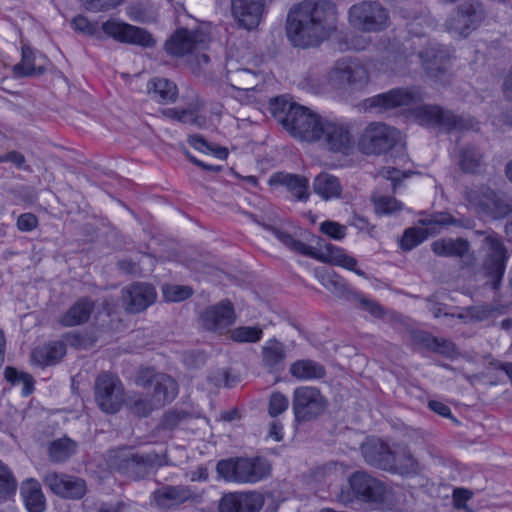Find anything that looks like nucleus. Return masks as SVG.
I'll use <instances>...</instances> for the list:
<instances>
[{"mask_svg":"<svg viewBox=\"0 0 512 512\" xmlns=\"http://www.w3.org/2000/svg\"><path fill=\"white\" fill-rule=\"evenodd\" d=\"M337 7L329 0H303L288 11L286 35L293 47L320 46L336 31Z\"/></svg>","mask_w":512,"mask_h":512,"instance_id":"nucleus-1","label":"nucleus"},{"mask_svg":"<svg viewBox=\"0 0 512 512\" xmlns=\"http://www.w3.org/2000/svg\"><path fill=\"white\" fill-rule=\"evenodd\" d=\"M259 225L266 231L274 235V237L284 245L288 250L306 257H310L322 263H328L336 266L343 267L350 271H354L358 275H363L362 270H358L357 259L345 253L341 247L335 246L331 243H326L321 237H317L316 248L307 245L301 240L296 239L289 232L267 223H259Z\"/></svg>","mask_w":512,"mask_h":512,"instance_id":"nucleus-2","label":"nucleus"},{"mask_svg":"<svg viewBox=\"0 0 512 512\" xmlns=\"http://www.w3.org/2000/svg\"><path fill=\"white\" fill-rule=\"evenodd\" d=\"M269 111L284 128H343L338 122L292 101L287 95L271 98Z\"/></svg>","mask_w":512,"mask_h":512,"instance_id":"nucleus-3","label":"nucleus"},{"mask_svg":"<svg viewBox=\"0 0 512 512\" xmlns=\"http://www.w3.org/2000/svg\"><path fill=\"white\" fill-rule=\"evenodd\" d=\"M474 234L483 237L481 244L483 252L482 271L487 278V284L493 290H498L509 260V253L503 237L492 229L475 230Z\"/></svg>","mask_w":512,"mask_h":512,"instance_id":"nucleus-4","label":"nucleus"},{"mask_svg":"<svg viewBox=\"0 0 512 512\" xmlns=\"http://www.w3.org/2000/svg\"><path fill=\"white\" fill-rule=\"evenodd\" d=\"M270 471L268 461L259 456L222 459L216 465L220 478L235 483H257L265 479Z\"/></svg>","mask_w":512,"mask_h":512,"instance_id":"nucleus-5","label":"nucleus"},{"mask_svg":"<svg viewBox=\"0 0 512 512\" xmlns=\"http://www.w3.org/2000/svg\"><path fill=\"white\" fill-rule=\"evenodd\" d=\"M348 23L363 33H379L390 25L389 10L378 1L364 0L349 8Z\"/></svg>","mask_w":512,"mask_h":512,"instance_id":"nucleus-6","label":"nucleus"},{"mask_svg":"<svg viewBox=\"0 0 512 512\" xmlns=\"http://www.w3.org/2000/svg\"><path fill=\"white\" fill-rule=\"evenodd\" d=\"M407 118L419 125H439L446 128H473L479 122L469 115H457L438 105H418L409 110Z\"/></svg>","mask_w":512,"mask_h":512,"instance_id":"nucleus-7","label":"nucleus"},{"mask_svg":"<svg viewBox=\"0 0 512 512\" xmlns=\"http://www.w3.org/2000/svg\"><path fill=\"white\" fill-rule=\"evenodd\" d=\"M135 383L144 389H152L151 398L156 406L162 408L171 403L178 395L179 387L170 375L158 372L152 367L139 369Z\"/></svg>","mask_w":512,"mask_h":512,"instance_id":"nucleus-8","label":"nucleus"},{"mask_svg":"<svg viewBox=\"0 0 512 512\" xmlns=\"http://www.w3.org/2000/svg\"><path fill=\"white\" fill-rule=\"evenodd\" d=\"M328 407V400L315 386H298L292 394L295 422L307 423L320 417Z\"/></svg>","mask_w":512,"mask_h":512,"instance_id":"nucleus-9","label":"nucleus"},{"mask_svg":"<svg viewBox=\"0 0 512 512\" xmlns=\"http://www.w3.org/2000/svg\"><path fill=\"white\" fill-rule=\"evenodd\" d=\"M465 198L479 213L496 219L512 213V200L488 186L482 185L466 191Z\"/></svg>","mask_w":512,"mask_h":512,"instance_id":"nucleus-10","label":"nucleus"},{"mask_svg":"<svg viewBox=\"0 0 512 512\" xmlns=\"http://www.w3.org/2000/svg\"><path fill=\"white\" fill-rule=\"evenodd\" d=\"M422 98V92L417 86L398 87L365 99L363 107L365 111L382 114L396 108L416 104Z\"/></svg>","mask_w":512,"mask_h":512,"instance_id":"nucleus-11","label":"nucleus"},{"mask_svg":"<svg viewBox=\"0 0 512 512\" xmlns=\"http://www.w3.org/2000/svg\"><path fill=\"white\" fill-rule=\"evenodd\" d=\"M299 142L316 143L323 141L325 147L336 153L349 155L355 140L350 130H287Z\"/></svg>","mask_w":512,"mask_h":512,"instance_id":"nucleus-12","label":"nucleus"},{"mask_svg":"<svg viewBox=\"0 0 512 512\" xmlns=\"http://www.w3.org/2000/svg\"><path fill=\"white\" fill-rule=\"evenodd\" d=\"M349 489L355 500L380 505L387 499L386 484L364 471H355L348 478Z\"/></svg>","mask_w":512,"mask_h":512,"instance_id":"nucleus-13","label":"nucleus"},{"mask_svg":"<svg viewBox=\"0 0 512 512\" xmlns=\"http://www.w3.org/2000/svg\"><path fill=\"white\" fill-rule=\"evenodd\" d=\"M95 400L101 411L117 413L124 402V388L119 378L110 373L100 374L95 383Z\"/></svg>","mask_w":512,"mask_h":512,"instance_id":"nucleus-14","label":"nucleus"},{"mask_svg":"<svg viewBox=\"0 0 512 512\" xmlns=\"http://www.w3.org/2000/svg\"><path fill=\"white\" fill-rule=\"evenodd\" d=\"M329 79L337 88H362L368 83L369 74L358 59L344 58L335 63Z\"/></svg>","mask_w":512,"mask_h":512,"instance_id":"nucleus-15","label":"nucleus"},{"mask_svg":"<svg viewBox=\"0 0 512 512\" xmlns=\"http://www.w3.org/2000/svg\"><path fill=\"white\" fill-rule=\"evenodd\" d=\"M483 19L484 13L478 3H464L448 17L445 28L453 36L467 37Z\"/></svg>","mask_w":512,"mask_h":512,"instance_id":"nucleus-16","label":"nucleus"},{"mask_svg":"<svg viewBox=\"0 0 512 512\" xmlns=\"http://www.w3.org/2000/svg\"><path fill=\"white\" fill-rule=\"evenodd\" d=\"M208 42L209 36L205 31L180 28L166 41L165 49L170 55L184 56L205 49Z\"/></svg>","mask_w":512,"mask_h":512,"instance_id":"nucleus-17","label":"nucleus"},{"mask_svg":"<svg viewBox=\"0 0 512 512\" xmlns=\"http://www.w3.org/2000/svg\"><path fill=\"white\" fill-rule=\"evenodd\" d=\"M43 482L52 493L63 499L80 500L87 493L85 480L73 475L49 472Z\"/></svg>","mask_w":512,"mask_h":512,"instance_id":"nucleus-18","label":"nucleus"},{"mask_svg":"<svg viewBox=\"0 0 512 512\" xmlns=\"http://www.w3.org/2000/svg\"><path fill=\"white\" fill-rule=\"evenodd\" d=\"M102 30L109 37L122 43L140 45L144 47H151L154 45V40L147 31L124 22H119L113 19L108 20L102 24Z\"/></svg>","mask_w":512,"mask_h":512,"instance_id":"nucleus-19","label":"nucleus"},{"mask_svg":"<svg viewBox=\"0 0 512 512\" xmlns=\"http://www.w3.org/2000/svg\"><path fill=\"white\" fill-rule=\"evenodd\" d=\"M202 326L207 331L222 333L234 324L236 314L232 302L228 299L222 300L214 305L208 306L200 315Z\"/></svg>","mask_w":512,"mask_h":512,"instance_id":"nucleus-20","label":"nucleus"},{"mask_svg":"<svg viewBox=\"0 0 512 512\" xmlns=\"http://www.w3.org/2000/svg\"><path fill=\"white\" fill-rule=\"evenodd\" d=\"M231 14L238 25L248 31L262 21L266 0H230Z\"/></svg>","mask_w":512,"mask_h":512,"instance_id":"nucleus-21","label":"nucleus"},{"mask_svg":"<svg viewBox=\"0 0 512 512\" xmlns=\"http://www.w3.org/2000/svg\"><path fill=\"white\" fill-rule=\"evenodd\" d=\"M157 298L153 285L135 282L122 290V301L129 313H140L152 305Z\"/></svg>","mask_w":512,"mask_h":512,"instance_id":"nucleus-22","label":"nucleus"},{"mask_svg":"<svg viewBox=\"0 0 512 512\" xmlns=\"http://www.w3.org/2000/svg\"><path fill=\"white\" fill-rule=\"evenodd\" d=\"M264 505L262 494L249 492H235L225 494L219 502V512H259Z\"/></svg>","mask_w":512,"mask_h":512,"instance_id":"nucleus-23","label":"nucleus"},{"mask_svg":"<svg viewBox=\"0 0 512 512\" xmlns=\"http://www.w3.org/2000/svg\"><path fill=\"white\" fill-rule=\"evenodd\" d=\"M199 498L190 486L166 485L153 492L155 504L161 509H172L188 501H196Z\"/></svg>","mask_w":512,"mask_h":512,"instance_id":"nucleus-24","label":"nucleus"},{"mask_svg":"<svg viewBox=\"0 0 512 512\" xmlns=\"http://www.w3.org/2000/svg\"><path fill=\"white\" fill-rule=\"evenodd\" d=\"M395 139L388 130H364L357 142L358 150L365 155H381L390 151Z\"/></svg>","mask_w":512,"mask_h":512,"instance_id":"nucleus-25","label":"nucleus"},{"mask_svg":"<svg viewBox=\"0 0 512 512\" xmlns=\"http://www.w3.org/2000/svg\"><path fill=\"white\" fill-rule=\"evenodd\" d=\"M361 453L365 462L377 469L391 471L394 467V458L390 446L377 439L370 440L361 446Z\"/></svg>","mask_w":512,"mask_h":512,"instance_id":"nucleus-26","label":"nucleus"},{"mask_svg":"<svg viewBox=\"0 0 512 512\" xmlns=\"http://www.w3.org/2000/svg\"><path fill=\"white\" fill-rule=\"evenodd\" d=\"M286 358L287 350L285 344L275 337L267 340L261 347L262 365L269 373L283 371Z\"/></svg>","mask_w":512,"mask_h":512,"instance_id":"nucleus-27","label":"nucleus"},{"mask_svg":"<svg viewBox=\"0 0 512 512\" xmlns=\"http://www.w3.org/2000/svg\"><path fill=\"white\" fill-rule=\"evenodd\" d=\"M433 253L440 257L460 258L467 266V255L470 252V243L464 238H441L431 244Z\"/></svg>","mask_w":512,"mask_h":512,"instance_id":"nucleus-28","label":"nucleus"},{"mask_svg":"<svg viewBox=\"0 0 512 512\" xmlns=\"http://www.w3.org/2000/svg\"><path fill=\"white\" fill-rule=\"evenodd\" d=\"M269 184L286 187L298 201H307L310 195L308 192L309 181L301 175L285 172L274 173L269 179Z\"/></svg>","mask_w":512,"mask_h":512,"instance_id":"nucleus-29","label":"nucleus"},{"mask_svg":"<svg viewBox=\"0 0 512 512\" xmlns=\"http://www.w3.org/2000/svg\"><path fill=\"white\" fill-rule=\"evenodd\" d=\"M94 310V302L89 297L79 298L58 318L62 327H75L89 321Z\"/></svg>","mask_w":512,"mask_h":512,"instance_id":"nucleus-30","label":"nucleus"},{"mask_svg":"<svg viewBox=\"0 0 512 512\" xmlns=\"http://www.w3.org/2000/svg\"><path fill=\"white\" fill-rule=\"evenodd\" d=\"M289 374L298 381L321 380L326 376V368L320 362L306 358L291 363Z\"/></svg>","mask_w":512,"mask_h":512,"instance_id":"nucleus-31","label":"nucleus"},{"mask_svg":"<svg viewBox=\"0 0 512 512\" xmlns=\"http://www.w3.org/2000/svg\"><path fill=\"white\" fill-rule=\"evenodd\" d=\"M425 69L428 73L436 75L446 71L449 63L448 51L441 45L435 44L419 53Z\"/></svg>","mask_w":512,"mask_h":512,"instance_id":"nucleus-32","label":"nucleus"},{"mask_svg":"<svg viewBox=\"0 0 512 512\" xmlns=\"http://www.w3.org/2000/svg\"><path fill=\"white\" fill-rule=\"evenodd\" d=\"M66 354V345L62 341H50L36 347L31 358L39 366H51L58 363Z\"/></svg>","mask_w":512,"mask_h":512,"instance_id":"nucleus-33","label":"nucleus"},{"mask_svg":"<svg viewBox=\"0 0 512 512\" xmlns=\"http://www.w3.org/2000/svg\"><path fill=\"white\" fill-rule=\"evenodd\" d=\"M20 493L28 512H43L46 499L40 483L35 479H27L21 485Z\"/></svg>","mask_w":512,"mask_h":512,"instance_id":"nucleus-34","label":"nucleus"},{"mask_svg":"<svg viewBox=\"0 0 512 512\" xmlns=\"http://www.w3.org/2000/svg\"><path fill=\"white\" fill-rule=\"evenodd\" d=\"M313 190L323 200L327 201L341 196L342 185L336 176L322 172L315 177Z\"/></svg>","mask_w":512,"mask_h":512,"instance_id":"nucleus-35","label":"nucleus"},{"mask_svg":"<svg viewBox=\"0 0 512 512\" xmlns=\"http://www.w3.org/2000/svg\"><path fill=\"white\" fill-rule=\"evenodd\" d=\"M147 91L151 98L159 102H173L178 95L175 83L165 78H154L147 84Z\"/></svg>","mask_w":512,"mask_h":512,"instance_id":"nucleus-36","label":"nucleus"},{"mask_svg":"<svg viewBox=\"0 0 512 512\" xmlns=\"http://www.w3.org/2000/svg\"><path fill=\"white\" fill-rule=\"evenodd\" d=\"M508 306L498 302L483 303L467 307V317L471 322H482L506 314Z\"/></svg>","mask_w":512,"mask_h":512,"instance_id":"nucleus-37","label":"nucleus"},{"mask_svg":"<svg viewBox=\"0 0 512 512\" xmlns=\"http://www.w3.org/2000/svg\"><path fill=\"white\" fill-rule=\"evenodd\" d=\"M158 461L156 453L131 454L122 460L123 467L137 476H144L148 470L153 468Z\"/></svg>","mask_w":512,"mask_h":512,"instance_id":"nucleus-38","label":"nucleus"},{"mask_svg":"<svg viewBox=\"0 0 512 512\" xmlns=\"http://www.w3.org/2000/svg\"><path fill=\"white\" fill-rule=\"evenodd\" d=\"M77 447L74 440L68 437L59 438L48 445V455L53 463H63L76 453Z\"/></svg>","mask_w":512,"mask_h":512,"instance_id":"nucleus-39","label":"nucleus"},{"mask_svg":"<svg viewBox=\"0 0 512 512\" xmlns=\"http://www.w3.org/2000/svg\"><path fill=\"white\" fill-rule=\"evenodd\" d=\"M392 453L394 467L390 472L408 474L417 471L418 462L407 446H398L392 450Z\"/></svg>","mask_w":512,"mask_h":512,"instance_id":"nucleus-40","label":"nucleus"},{"mask_svg":"<svg viewBox=\"0 0 512 512\" xmlns=\"http://www.w3.org/2000/svg\"><path fill=\"white\" fill-rule=\"evenodd\" d=\"M165 118L171 119L183 125L203 126L206 124L205 116L196 109L188 108L178 110L176 108H166L161 111Z\"/></svg>","mask_w":512,"mask_h":512,"instance_id":"nucleus-41","label":"nucleus"},{"mask_svg":"<svg viewBox=\"0 0 512 512\" xmlns=\"http://www.w3.org/2000/svg\"><path fill=\"white\" fill-rule=\"evenodd\" d=\"M34 59L32 50L29 47L23 46L21 62L13 67V75L15 77H28L43 74L45 68L41 65L35 67Z\"/></svg>","mask_w":512,"mask_h":512,"instance_id":"nucleus-42","label":"nucleus"},{"mask_svg":"<svg viewBox=\"0 0 512 512\" xmlns=\"http://www.w3.org/2000/svg\"><path fill=\"white\" fill-rule=\"evenodd\" d=\"M258 76L248 69H237L227 73V80L231 86L238 90L249 91L256 86Z\"/></svg>","mask_w":512,"mask_h":512,"instance_id":"nucleus-43","label":"nucleus"},{"mask_svg":"<svg viewBox=\"0 0 512 512\" xmlns=\"http://www.w3.org/2000/svg\"><path fill=\"white\" fill-rule=\"evenodd\" d=\"M188 143L197 151L205 154L212 153L216 158L225 160L228 157V149L209 143L199 134L189 135Z\"/></svg>","mask_w":512,"mask_h":512,"instance_id":"nucleus-44","label":"nucleus"},{"mask_svg":"<svg viewBox=\"0 0 512 512\" xmlns=\"http://www.w3.org/2000/svg\"><path fill=\"white\" fill-rule=\"evenodd\" d=\"M263 337V329L256 326H239L230 330V339L236 343H257Z\"/></svg>","mask_w":512,"mask_h":512,"instance_id":"nucleus-45","label":"nucleus"},{"mask_svg":"<svg viewBox=\"0 0 512 512\" xmlns=\"http://www.w3.org/2000/svg\"><path fill=\"white\" fill-rule=\"evenodd\" d=\"M482 154L475 146H466L460 150V167L463 171L474 173L480 166Z\"/></svg>","mask_w":512,"mask_h":512,"instance_id":"nucleus-46","label":"nucleus"},{"mask_svg":"<svg viewBox=\"0 0 512 512\" xmlns=\"http://www.w3.org/2000/svg\"><path fill=\"white\" fill-rule=\"evenodd\" d=\"M17 482L11 470L0 460V500H7L14 495Z\"/></svg>","mask_w":512,"mask_h":512,"instance_id":"nucleus-47","label":"nucleus"},{"mask_svg":"<svg viewBox=\"0 0 512 512\" xmlns=\"http://www.w3.org/2000/svg\"><path fill=\"white\" fill-rule=\"evenodd\" d=\"M426 229L411 227L407 228L400 240V248L403 251H410L427 239Z\"/></svg>","mask_w":512,"mask_h":512,"instance_id":"nucleus-48","label":"nucleus"},{"mask_svg":"<svg viewBox=\"0 0 512 512\" xmlns=\"http://www.w3.org/2000/svg\"><path fill=\"white\" fill-rule=\"evenodd\" d=\"M403 203L392 196H381L374 201L375 213L379 216L391 215L403 210Z\"/></svg>","mask_w":512,"mask_h":512,"instance_id":"nucleus-49","label":"nucleus"},{"mask_svg":"<svg viewBox=\"0 0 512 512\" xmlns=\"http://www.w3.org/2000/svg\"><path fill=\"white\" fill-rule=\"evenodd\" d=\"M420 223L430 230L435 231L436 227H447L450 225H457L458 220L447 212H437L421 219Z\"/></svg>","mask_w":512,"mask_h":512,"instance_id":"nucleus-50","label":"nucleus"},{"mask_svg":"<svg viewBox=\"0 0 512 512\" xmlns=\"http://www.w3.org/2000/svg\"><path fill=\"white\" fill-rule=\"evenodd\" d=\"M127 406L131 413L137 417H147L152 413L153 410L160 408L156 406L152 398L144 397H138L130 400Z\"/></svg>","mask_w":512,"mask_h":512,"instance_id":"nucleus-51","label":"nucleus"},{"mask_svg":"<svg viewBox=\"0 0 512 512\" xmlns=\"http://www.w3.org/2000/svg\"><path fill=\"white\" fill-rule=\"evenodd\" d=\"M193 289L185 285H167L163 287V297L168 302H180L190 298Z\"/></svg>","mask_w":512,"mask_h":512,"instance_id":"nucleus-52","label":"nucleus"},{"mask_svg":"<svg viewBox=\"0 0 512 512\" xmlns=\"http://www.w3.org/2000/svg\"><path fill=\"white\" fill-rule=\"evenodd\" d=\"M319 230L335 241H342L347 235V227L333 220H326L320 224Z\"/></svg>","mask_w":512,"mask_h":512,"instance_id":"nucleus-53","label":"nucleus"},{"mask_svg":"<svg viewBox=\"0 0 512 512\" xmlns=\"http://www.w3.org/2000/svg\"><path fill=\"white\" fill-rule=\"evenodd\" d=\"M289 400L286 395L279 391L273 392L269 397L268 414L277 417L288 409Z\"/></svg>","mask_w":512,"mask_h":512,"instance_id":"nucleus-54","label":"nucleus"},{"mask_svg":"<svg viewBox=\"0 0 512 512\" xmlns=\"http://www.w3.org/2000/svg\"><path fill=\"white\" fill-rule=\"evenodd\" d=\"M124 0H82L83 6L90 12H106L123 3Z\"/></svg>","mask_w":512,"mask_h":512,"instance_id":"nucleus-55","label":"nucleus"},{"mask_svg":"<svg viewBox=\"0 0 512 512\" xmlns=\"http://www.w3.org/2000/svg\"><path fill=\"white\" fill-rule=\"evenodd\" d=\"M179 150L192 164L201 168L202 170L212 173H219L223 170V166L221 165H210L196 158L194 155L190 153V151L187 149L184 143L179 144Z\"/></svg>","mask_w":512,"mask_h":512,"instance_id":"nucleus-56","label":"nucleus"},{"mask_svg":"<svg viewBox=\"0 0 512 512\" xmlns=\"http://www.w3.org/2000/svg\"><path fill=\"white\" fill-rule=\"evenodd\" d=\"M356 299L359 303V307L369 312L372 316L376 318H381L384 316V309L378 302L369 299L363 295H357Z\"/></svg>","mask_w":512,"mask_h":512,"instance_id":"nucleus-57","label":"nucleus"},{"mask_svg":"<svg viewBox=\"0 0 512 512\" xmlns=\"http://www.w3.org/2000/svg\"><path fill=\"white\" fill-rule=\"evenodd\" d=\"M322 285L335 294H342L346 289L344 280L336 274L323 276Z\"/></svg>","mask_w":512,"mask_h":512,"instance_id":"nucleus-58","label":"nucleus"},{"mask_svg":"<svg viewBox=\"0 0 512 512\" xmlns=\"http://www.w3.org/2000/svg\"><path fill=\"white\" fill-rule=\"evenodd\" d=\"M183 364L188 368H199L206 362V355L203 351H188L182 356Z\"/></svg>","mask_w":512,"mask_h":512,"instance_id":"nucleus-59","label":"nucleus"},{"mask_svg":"<svg viewBox=\"0 0 512 512\" xmlns=\"http://www.w3.org/2000/svg\"><path fill=\"white\" fill-rule=\"evenodd\" d=\"M432 352L445 357H452L454 354H456L457 348L452 341L436 337Z\"/></svg>","mask_w":512,"mask_h":512,"instance_id":"nucleus-60","label":"nucleus"},{"mask_svg":"<svg viewBox=\"0 0 512 512\" xmlns=\"http://www.w3.org/2000/svg\"><path fill=\"white\" fill-rule=\"evenodd\" d=\"M16 225L21 232H30L38 226V218L32 213H23L18 217Z\"/></svg>","mask_w":512,"mask_h":512,"instance_id":"nucleus-61","label":"nucleus"},{"mask_svg":"<svg viewBox=\"0 0 512 512\" xmlns=\"http://www.w3.org/2000/svg\"><path fill=\"white\" fill-rule=\"evenodd\" d=\"M72 25L75 30L85 33L87 35H95L97 34L96 25L89 22L87 18L84 16L78 15L72 20Z\"/></svg>","mask_w":512,"mask_h":512,"instance_id":"nucleus-62","label":"nucleus"},{"mask_svg":"<svg viewBox=\"0 0 512 512\" xmlns=\"http://www.w3.org/2000/svg\"><path fill=\"white\" fill-rule=\"evenodd\" d=\"M349 224L355 227L360 232H366L370 236L373 235L375 230V225L370 224L369 220L359 214H353L351 217Z\"/></svg>","mask_w":512,"mask_h":512,"instance_id":"nucleus-63","label":"nucleus"},{"mask_svg":"<svg viewBox=\"0 0 512 512\" xmlns=\"http://www.w3.org/2000/svg\"><path fill=\"white\" fill-rule=\"evenodd\" d=\"M473 496V492L466 488H455L453 490V505L457 509H464L466 502Z\"/></svg>","mask_w":512,"mask_h":512,"instance_id":"nucleus-64","label":"nucleus"}]
</instances>
